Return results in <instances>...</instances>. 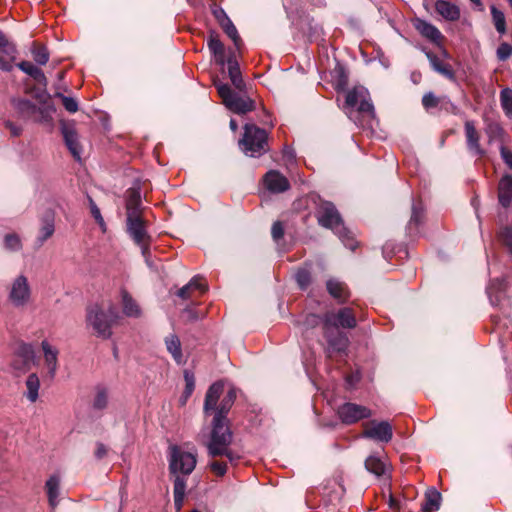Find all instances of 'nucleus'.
<instances>
[{
  "label": "nucleus",
  "instance_id": "obj_1",
  "mask_svg": "<svg viewBox=\"0 0 512 512\" xmlns=\"http://www.w3.org/2000/svg\"><path fill=\"white\" fill-rule=\"evenodd\" d=\"M232 440L233 433L229 421L213 417L210 438L206 444L208 454L211 457L225 456L231 463L236 462L239 456L230 449Z\"/></svg>",
  "mask_w": 512,
  "mask_h": 512
},
{
  "label": "nucleus",
  "instance_id": "obj_2",
  "mask_svg": "<svg viewBox=\"0 0 512 512\" xmlns=\"http://www.w3.org/2000/svg\"><path fill=\"white\" fill-rule=\"evenodd\" d=\"M316 215L319 224L331 229L347 248L354 250L357 247L352 233L344 226L342 218L332 202L321 200Z\"/></svg>",
  "mask_w": 512,
  "mask_h": 512
},
{
  "label": "nucleus",
  "instance_id": "obj_3",
  "mask_svg": "<svg viewBox=\"0 0 512 512\" xmlns=\"http://www.w3.org/2000/svg\"><path fill=\"white\" fill-rule=\"evenodd\" d=\"M343 109L349 117L352 113L357 112L362 118L366 119L367 122L365 124H360L363 128L365 126L373 128L374 125L378 124L374 115V107L370 102L369 92L363 86H356L352 90L347 91Z\"/></svg>",
  "mask_w": 512,
  "mask_h": 512
},
{
  "label": "nucleus",
  "instance_id": "obj_4",
  "mask_svg": "<svg viewBox=\"0 0 512 512\" xmlns=\"http://www.w3.org/2000/svg\"><path fill=\"white\" fill-rule=\"evenodd\" d=\"M222 392L223 384L221 382H215L208 388L204 401V412L208 414L210 411H215L214 417L228 420L227 414L236 399V391L233 388L230 389L217 407Z\"/></svg>",
  "mask_w": 512,
  "mask_h": 512
},
{
  "label": "nucleus",
  "instance_id": "obj_5",
  "mask_svg": "<svg viewBox=\"0 0 512 512\" xmlns=\"http://www.w3.org/2000/svg\"><path fill=\"white\" fill-rule=\"evenodd\" d=\"M127 232L132 240L141 248L142 256L148 266H151L150 262V249L149 241L150 236L146 229V223L141 214L137 215L134 212L130 213L126 218Z\"/></svg>",
  "mask_w": 512,
  "mask_h": 512
},
{
  "label": "nucleus",
  "instance_id": "obj_6",
  "mask_svg": "<svg viewBox=\"0 0 512 512\" xmlns=\"http://www.w3.org/2000/svg\"><path fill=\"white\" fill-rule=\"evenodd\" d=\"M197 463L196 455L173 445L169 448V470L174 475H190Z\"/></svg>",
  "mask_w": 512,
  "mask_h": 512
},
{
  "label": "nucleus",
  "instance_id": "obj_7",
  "mask_svg": "<svg viewBox=\"0 0 512 512\" xmlns=\"http://www.w3.org/2000/svg\"><path fill=\"white\" fill-rule=\"evenodd\" d=\"M239 140L240 149L250 157H257L268 150L267 130H244Z\"/></svg>",
  "mask_w": 512,
  "mask_h": 512
},
{
  "label": "nucleus",
  "instance_id": "obj_8",
  "mask_svg": "<svg viewBox=\"0 0 512 512\" xmlns=\"http://www.w3.org/2000/svg\"><path fill=\"white\" fill-rule=\"evenodd\" d=\"M223 104L231 111L244 114L253 109L254 102L248 97L235 93L228 84L215 83Z\"/></svg>",
  "mask_w": 512,
  "mask_h": 512
},
{
  "label": "nucleus",
  "instance_id": "obj_9",
  "mask_svg": "<svg viewBox=\"0 0 512 512\" xmlns=\"http://www.w3.org/2000/svg\"><path fill=\"white\" fill-rule=\"evenodd\" d=\"M86 322L97 337L109 339L112 336V319L98 305L87 308Z\"/></svg>",
  "mask_w": 512,
  "mask_h": 512
},
{
  "label": "nucleus",
  "instance_id": "obj_10",
  "mask_svg": "<svg viewBox=\"0 0 512 512\" xmlns=\"http://www.w3.org/2000/svg\"><path fill=\"white\" fill-rule=\"evenodd\" d=\"M32 299V289L28 278L18 275L11 283L8 300L13 307L23 309L29 305Z\"/></svg>",
  "mask_w": 512,
  "mask_h": 512
},
{
  "label": "nucleus",
  "instance_id": "obj_11",
  "mask_svg": "<svg viewBox=\"0 0 512 512\" xmlns=\"http://www.w3.org/2000/svg\"><path fill=\"white\" fill-rule=\"evenodd\" d=\"M323 327H332L338 330L339 327L352 329L356 327L357 320L353 310L349 307L337 311H328L323 317Z\"/></svg>",
  "mask_w": 512,
  "mask_h": 512
},
{
  "label": "nucleus",
  "instance_id": "obj_12",
  "mask_svg": "<svg viewBox=\"0 0 512 512\" xmlns=\"http://www.w3.org/2000/svg\"><path fill=\"white\" fill-rule=\"evenodd\" d=\"M337 415L343 424L351 425L371 417L372 412L363 405L347 402L338 407Z\"/></svg>",
  "mask_w": 512,
  "mask_h": 512
},
{
  "label": "nucleus",
  "instance_id": "obj_13",
  "mask_svg": "<svg viewBox=\"0 0 512 512\" xmlns=\"http://www.w3.org/2000/svg\"><path fill=\"white\" fill-rule=\"evenodd\" d=\"M34 359L35 353L33 346L31 344L21 343L14 353L12 367L18 373H25L33 366Z\"/></svg>",
  "mask_w": 512,
  "mask_h": 512
},
{
  "label": "nucleus",
  "instance_id": "obj_14",
  "mask_svg": "<svg viewBox=\"0 0 512 512\" xmlns=\"http://www.w3.org/2000/svg\"><path fill=\"white\" fill-rule=\"evenodd\" d=\"M363 437L388 443L392 440V426L387 421H371L363 432Z\"/></svg>",
  "mask_w": 512,
  "mask_h": 512
},
{
  "label": "nucleus",
  "instance_id": "obj_15",
  "mask_svg": "<svg viewBox=\"0 0 512 512\" xmlns=\"http://www.w3.org/2000/svg\"><path fill=\"white\" fill-rule=\"evenodd\" d=\"M0 69L5 72H10L13 69V62L16 60L17 48L8 37L0 30Z\"/></svg>",
  "mask_w": 512,
  "mask_h": 512
},
{
  "label": "nucleus",
  "instance_id": "obj_16",
  "mask_svg": "<svg viewBox=\"0 0 512 512\" xmlns=\"http://www.w3.org/2000/svg\"><path fill=\"white\" fill-rule=\"evenodd\" d=\"M265 187L272 193H282L290 188L288 179L279 171L270 170L263 178Z\"/></svg>",
  "mask_w": 512,
  "mask_h": 512
},
{
  "label": "nucleus",
  "instance_id": "obj_17",
  "mask_svg": "<svg viewBox=\"0 0 512 512\" xmlns=\"http://www.w3.org/2000/svg\"><path fill=\"white\" fill-rule=\"evenodd\" d=\"M120 304L122 313L128 318H140L142 315V309L138 302L132 297V295L125 289L120 290Z\"/></svg>",
  "mask_w": 512,
  "mask_h": 512
},
{
  "label": "nucleus",
  "instance_id": "obj_18",
  "mask_svg": "<svg viewBox=\"0 0 512 512\" xmlns=\"http://www.w3.org/2000/svg\"><path fill=\"white\" fill-rule=\"evenodd\" d=\"M323 329L324 335L332 350L344 352L347 349L349 340L345 333L332 327H323Z\"/></svg>",
  "mask_w": 512,
  "mask_h": 512
},
{
  "label": "nucleus",
  "instance_id": "obj_19",
  "mask_svg": "<svg viewBox=\"0 0 512 512\" xmlns=\"http://www.w3.org/2000/svg\"><path fill=\"white\" fill-rule=\"evenodd\" d=\"M65 144L76 161H81L84 145L77 130H61Z\"/></svg>",
  "mask_w": 512,
  "mask_h": 512
},
{
  "label": "nucleus",
  "instance_id": "obj_20",
  "mask_svg": "<svg viewBox=\"0 0 512 512\" xmlns=\"http://www.w3.org/2000/svg\"><path fill=\"white\" fill-rule=\"evenodd\" d=\"M436 12L447 21H457L460 18V8L449 1L437 0L435 2Z\"/></svg>",
  "mask_w": 512,
  "mask_h": 512
},
{
  "label": "nucleus",
  "instance_id": "obj_21",
  "mask_svg": "<svg viewBox=\"0 0 512 512\" xmlns=\"http://www.w3.org/2000/svg\"><path fill=\"white\" fill-rule=\"evenodd\" d=\"M414 27L423 37L433 43H438L443 37L442 33L436 26L425 20L419 18L415 19Z\"/></svg>",
  "mask_w": 512,
  "mask_h": 512
},
{
  "label": "nucleus",
  "instance_id": "obj_22",
  "mask_svg": "<svg viewBox=\"0 0 512 512\" xmlns=\"http://www.w3.org/2000/svg\"><path fill=\"white\" fill-rule=\"evenodd\" d=\"M498 199L503 207H509L512 204V176L505 174L499 181Z\"/></svg>",
  "mask_w": 512,
  "mask_h": 512
},
{
  "label": "nucleus",
  "instance_id": "obj_23",
  "mask_svg": "<svg viewBox=\"0 0 512 512\" xmlns=\"http://www.w3.org/2000/svg\"><path fill=\"white\" fill-rule=\"evenodd\" d=\"M207 290L206 283L200 276H194L186 285L179 289L177 295L182 299H190L194 292L203 294Z\"/></svg>",
  "mask_w": 512,
  "mask_h": 512
},
{
  "label": "nucleus",
  "instance_id": "obj_24",
  "mask_svg": "<svg viewBox=\"0 0 512 512\" xmlns=\"http://www.w3.org/2000/svg\"><path fill=\"white\" fill-rule=\"evenodd\" d=\"M41 346L44 352V360L48 374L51 378H54L58 367V350L52 347L47 341H42Z\"/></svg>",
  "mask_w": 512,
  "mask_h": 512
},
{
  "label": "nucleus",
  "instance_id": "obj_25",
  "mask_svg": "<svg viewBox=\"0 0 512 512\" xmlns=\"http://www.w3.org/2000/svg\"><path fill=\"white\" fill-rule=\"evenodd\" d=\"M141 190L139 187H131L127 190L126 197V215L134 212L135 214H141Z\"/></svg>",
  "mask_w": 512,
  "mask_h": 512
},
{
  "label": "nucleus",
  "instance_id": "obj_26",
  "mask_svg": "<svg viewBox=\"0 0 512 512\" xmlns=\"http://www.w3.org/2000/svg\"><path fill=\"white\" fill-rule=\"evenodd\" d=\"M326 287L329 294L340 303L347 301L350 296L345 283L338 279H329L326 282Z\"/></svg>",
  "mask_w": 512,
  "mask_h": 512
},
{
  "label": "nucleus",
  "instance_id": "obj_27",
  "mask_svg": "<svg viewBox=\"0 0 512 512\" xmlns=\"http://www.w3.org/2000/svg\"><path fill=\"white\" fill-rule=\"evenodd\" d=\"M45 490L48 496L49 505L54 509L59 503L60 477L58 475L50 476L45 483Z\"/></svg>",
  "mask_w": 512,
  "mask_h": 512
},
{
  "label": "nucleus",
  "instance_id": "obj_28",
  "mask_svg": "<svg viewBox=\"0 0 512 512\" xmlns=\"http://www.w3.org/2000/svg\"><path fill=\"white\" fill-rule=\"evenodd\" d=\"M220 14H221L222 18H220V15H217V14H216V17L218 18L222 29L227 34V36L233 41L236 48L239 49L240 45L242 44V40L238 34V31H237L235 25L227 17V15L224 13V11H221Z\"/></svg>",
  "mask_w": 512,
  "mask_h": 512
},
{
  "label": "nucleus",
  "instance_id": "obj_29",
  "mask_svg": "<svg viewBox=\"0 0 512 512\" xmlns=\"http://www.w3.org/2000/svg\"><path fill=\"white\" fill-rule=\"evenodd\" d=\"M427 57L429 59L430 65L436 72L450 80L455 78L454 70L450 64L444 62L442 59H440L437 55L433 53H427Z\"/></svg>",
  "mask_w": 512,
  "mask_h": 512
},
{
  "label": "nucleus",
  "instance_id": "obj_30",
  "mask_svg": "<svg viewBox=\"0 0 512 512\" xmlns=\"http://www.w3.org/2000/svg\"><path fill=\"white\" fill-rule=\"evenodd\" d=\"M17 67L21 71H23L24 73H26L27 75L32 77L37 83H39L43 86L47 85V78H46L45 74L43 73V71L40 68H38L37 66H35L34 64H32L31 62L22 61L17 64Z\"/></svg>",
  "mask_w": 512,
  "mask_h": 512
},
{
  "label": "nucleus",
  "instance_id": "obj_31",
  "mask_svg": "<svg viewBox=\"0 0 512 512\" xmlns=\"http://www.w3.org/2000/svg\"><path fill=\"white\" fill-rule=\"evenodd\" d=\"M228 65V73L232 84L237 88L241 89L244 85L243 79L241 76L239 64L235 59L234 52H230L229 57L227 58Z\"/></svg>",
  "mask_w": 512,
  "mask_h": 512
},
{
  "label": "nucleus",
  "instance_id": "obj_32",
  "mask_svg": "<svg viewBox=\"0 0 512 512\" xmlns=\"http://www.w3.org/2000/svg\"><path fill=\"white\" fill-rule=\"evenodd\" d=\"M55 232L54 218L51 215H47L39 229V233L36 239V245L41 247L46 240H48Z\"/></svg>",
  "mask_w": 512,
  "mask_h": 512
},
{
  "label": "nucleus",
  "instance_id": "obj_33",
  "mask_svg": "<svg viewBox=\"0 0 512 512\" xmlns=\"http://www.w3.org/2000/svg\"><path fill=\"white\" fill-rule=\"evenodd\" d=\"M165 345L177 364H183L184 358L181 349V342L178 336L170 334L165 338Z\"/></svg>",
  "mask_w": 512,
  "mask_h": 512
},
{
  "label": "nucleus",
  "instance_id": "obj_34",
  "mask_svg": "<svg viewBox=\"0 0 512 512\" xmlns=\"http://www.w3.org/2000/svg\"><path fill=\"white\" fill-rule=\"evenodd\" d=\"M505 287V279H495L491 281L486 291L492 305L496 306L500 303L501 295L504 292Z\"/></svg>",
  "mask_w": 512,
  "mask_h": 512
},
{
  "label": "nucleus",
  "instance_id": "obj_35",
  "mask_svg": "<svg viewBox=\"0 0 512 512\" xmlns=\"http://www.w3.org/2000/svg\"><path fill=\"white\" fill-rule=\"evenodd\" d=\"M441 494L434 488L427 490L421 505L423 512H434L440 508Z\"/></svg>",
  "mask_w": 512,
  "mask_h": 512
},
{
  "label": "nucleus",
  "instance_id": "obj_36",
  "mask_svg": "<svg viewBox=\"0 0 512 512\" xmlns=\"http://www.w3.org/2000/svg\"><path fill=\"white\" fill-rule=\"evenodd\" d=\"M186 491V479L180 475H176L174 479V504L177 510L183 506Z\"/></svg>",
  "mask_w": 512,
  "mask_h": 512
},
{
  "label": "nucleus",
  "instance_id": "obj_37",
  "mask_svg": "<svg viewBox=\"0 0 512 512\" xmlns=\"http://www.w3.org/2000/svg\"><path fill=\"white\" fill-rule=\"evenodd\" d=\"M467 131V145L471 154L481 157L485 154V150L479 144L481 135L480 130H466Z\"/></svg>",
  "mask_w": 512,
  "mask_h": 512
},
{
  "label": "nucleus",
  "instance_id": "obj_38",
  "mask_svg": "<svg viewBox=\"0 0 512 512\" xmlns=\"http://www.w3.org/2000/svg\"><path fill=\"white\" fill-rule=\"evenodd\" d=\"M365 468L370 473L380 477L386 472V463L376 455H370L365 461Z\"/></svg>",
  "mask_w": 512,
  "mask_h": 512
},
{
  "label": "nucleus",
  "instance_id": "obj_39",
  "mask_svg": "<svg viewBox=\"0 0 512 512\" xmlns=\"http://www.w3.org/2000/svg\"><path fill=\"white\" fill-rule=\"evenodd\" d=\"M423 205L421 203V201H413V204H412V215H411V218H410V221L408 223V230L410 232V234L413 233V230H417V227L419 226V224L421 223L422 221V218H423Z\"/></svg>",
  "mask_w": 512,
  "mask_h": 512
},
{
  "label": "nucleus",
  "instance_id": "obj_40",
  "mask_svg": "<svg viewBox=\"0 0 512 512\" xmlns=\"http://www.w3.org/2000/svg\"><path fill=\"white\" fill-rule=\"evenodd\" d=\"M109 392L104 386H97L93 399V409L103 410L108 406Z\"/></svg>",
  "mask_w": 512,
  "mask_h": 512
},
{
  "label": "nucleus",
  "instance_id": "obj_41",
  "mask_svg": "<svg viewBox=\"0 0 512 512\" xmlns=\"http://www.w3.org/2000/svg\"><path fill=\"white\" fill-rule=\"evenodd\" d=\"M27 387V398L30 402H35L38 399V391L40 387V381L37 374L32 373L26 380Z\"/></svg>",
  "mask_w": 512,
  "mask_h": 512
},
{
  "label": "nucleus",
  "instance_id": "obj_42",
  "mask_svg": "<svg viewBox=\"0 0 512 512\" xmlns=\"http://www.w3.org/2000/svg\"><path fill=\"white\" fill-rule=\"evenodd\" d=\"M491 15L495 29L498 33L504 34L506 32V20L504 13L499 10L496 6H491Z\"/></svg>",
  "mask_w": 512,
  "mask_h": 512
},
{
  "label": "nucleus",
  "instance_id": "obj_43",
  "mask_svg": "<svg viewBox=\"0 0 512 512\" xmlns=\"http://www.w3.org/2000/svg\"><path fill=\"white\" fill-rule=\"evenodd\" d=\"M184 380H185V389H184L183 395L181 397L183 404L187 401V399L194 392V389H195L194 374L189 370H185L184 371Z\"/></svg>",
  "mask_w": 512,
  "mask_h": 512
},
{
  "label": "nucleus",
  "instance_id": "obj_44",
  "mask_svg": "<svg viewBox=\"0 0 512 512\" xmlns=\"http://www.w3.org/2000/svg\"><path fill=\"white\" fill-rule=\"evenodd\" d=\"M500 102L505 114L512 118V89L504 88L500 92Z\"/></svg>",
  "mask_w": 512,
  "mask_h": 512
},
{
  "label": "nucleus",
  "instance_id": "obj_45",
  "mask_svg": "<svg viewBox=\"0 0 512 512\" xmlns=\"http://www.w3.org/2000/svg\"><path fill=\"white\" fill-rule=\"evenodd\" d=\"M4 247L9 251H20L22 249V242L19 235L16 233L6 234L4 236Z\"/></svg>",
  "mask_w": 512,
  "mask_h": 512
},
{
  "label": "nucleus",
  "instance_id": "obj_46",
  "mask_svg": "<svg viewBox=\"0 0 512 512\" xmlns=\"http://www.w3.org/2000/svg\"><path fill=\"white\" fill-rule=\"evenodd\" d=\"M33 59L38 65H45L49 61V52L43 45H34L31 50Z\"/></svg>",
  "mask_w": 512,
  "mask_h": 512
},
{
  "label": "nucleus",
  "instance_id": "obj_47",
  "mask_svg": "<svg viewBox=\"0 0 512 512\" xmlns=\"http://www.w3.org/2000/svg\"><path fill=\"white\" fill-rule=\"evenodd\" d=\"M441 96H436L432 92L424 94L422 97V105L427 111L438 110Z\"/></svg>",
  "mask_w": 512,
  "mask_h": 512
},
{
  "label": "nucleus",
  "instance_id": "obj_48",
  "mask_svg": "<svg viewBox=\"0 0 512 512\" xmlns=\"http://www.w3.org/2000/svg\"><path fill=\"white\" fill-rule=\"evenodd\" d=\"M208 48L214 55L221 54L225 51L223 43L220 41L219 36L216 33H210L208 37Z\"/></svg>",
  "mask_w": 512,
  "mask_h": 512
},
{
  "label": "nucleus",
  "instance_id": "obj_49",
  "mask_svg": "<svg viewBox=\"0 0 512 512\" xmlns=\"http://www.w3.org/2000/svg\"><path fill=\"white\" fill-rule=\"evenodd\" d=\"M16 109L24 114H33L36 111V105L28 99L14 100Z\"/></svg>",
  "mask_w": 512,
  "mask_h": 512
},
{
  "label": "nucleus",
  "instance_id": "obj_50",
  "mask_svg": "<svg viewBox=\"0 0 512 512\" xmlns=\"http://www.w3.org/2000/svg\"><path fill=\"white\" fill-rule=\"evenodd\" d=\"M55 97L61 100L62 105L68 112L75 113L78 110V102L76 99L65 96L62 93H56Z\"/></svg>",
  "mask_w": 512,
  "mask_h": 512
},
{
  "label": "nucleus",
  "instance_id": "obj_51",
  "mask_svg": "<svg viewBox=\"0 0 512 512\" xmlns=\"http://www.w3.org/2000/svg\"><path fill=\"white\" fill-rule=\"evenodd\" d=\"M438 110L451 114H457L458 112L457 106L445 95L441 96Z\"/></svg>",
  "mask_w": 512,
  "mask_h": 512
},
{
  "label": "nucleus",
  "instance_id": "obj_52",
  "mask_svg": "<svg viewBox=\"0 0 512 512\" xmlns=\"http://www.w3.org/2000/svg\"><path fill=\"white\" fill-rule=\"evenodd\" d=\"M88 199H89L91 215L93 216L95 221L99 224V226L102 228V230L105 231L106 225H105V221L101 215L100 209L98 208V206L95 204V202L93 201V199L91 197H89Z\"/></svg>",
  "mask_w": 512,
  "mask_h": 512
},
{
  "label": "nucleus",
  "instance_id": "obj_53",
  "mask_svg": "<svg viewBox=\"0 0 512 512\" xmlns=\"http://www.w3.org/2000/svg\"><path fill=\"white\" fill-rule=\"evenodd\" d=\"M296 281L301 289H306L310 283V273L307 269H299L295 275Z\"/></svg>",
  "mask_w": 512,
  "mask_h": 512
},
{
  "label": "nucleus",
  "instance_id": "obj_54",
  "mask_svg": "<svg viewBox=\"0 0 512 512\" xmlns=\"http://www.w3.org/2000/svg\"><path fill=\"white\" fill-rule=\"evenodd\" d=\"M500 238L509 253L512 255V227H505L500 233Z\"/></svg>",
  "mask_w": 512,
  "mask_h": 512
},
{
  "label": "nucleus",
  "instance_id": "obj_55",
  "mask_svg": "<svg viewBox=\"0 0 512 512\" xmlns=\"http://www.w3.org/2000/svg\"><path fill=\"white\" fill-rule=\"evenodd\" d=\"M283 161L286 166L293 164L296 161V154L292 147L285 146L282 152Z\"/></svg>",
  "mask_w": 512,
  "mask_h": 512
},
{
  "label": "nucleus",
  "instance_id": "obj_56",
  "mask_svg": "<svg viewBox=\"0 0 512 512\" xmlns=\"http://www.w3.org/2000/svg\"><path fill=\"white\" fill-rule=\"evenodd\" d=\"M512 54V47L508 43H502L497 48V57L500 60H506L508 59Z\"/></svg>",
  "mask_w": 512,
  "mask_h": 512
},
{
  "label": "nucleus",
  "instance_id": "obj_57",
  "mask_svg": "<svg viewBox=\"0 0 512 512\" xmlns=\"http://www.w3.org/2000/svg\"><path fill=\"white\" fill-rule=\"evenodd\" d=\"M272 238L274 241L278 242L284 235V228L280 221H276L272 225L271 229Z\"/></svg>",
  "mask_w": 512,
  "mask_h": 512
},
{
  "label": "nucleus",
  "instance_id": "obj_58",
  "mask_svg": "<svg viewBox=\"0 0 512 512\" xmlns=\"http://www.w3.org/2000/svg\"><path fill=\"white\" fill-rule=\"evenodd\" d=\"M210 468L217 476H223V475H225V473L227 471L226 463L220 462V461L211 462Z\"/></svg>",
  "mask_w": 512,
  "mask_h": 512
},
{
  "label": "nucleus",
  "instance_id": "obj_59",
  "mask_svg": "<svg viewBox=\"0 0 512 512\" xmlns=\"http://www.w3.org/2000/svg\"><path fill=\"white\" fill-rule=\"evenodd\" d=\"M500 155L503 162L507 165L509 169L512 170V151H510L505 146L500 147Z\"/></svg>",
  "mask_w": 512,
  "mask_h": 512
},
{
  "label": "nucleus",
  "instance_id": "obj_60",
  "mask_svg": "<svg viewBox=\"0 0 512 512\" xmlns=\"http://www.w3.org/2000/svg\"><path fill=\"white\" fill-rule=\"evenodd\" d=\"M348 85V77L345 74L343 70L340 71L337 82H336V88L337 90H345Z\"/></svg>",
  "mask_w": 512,
  "mask_h": 512
},
{
  "label": "nucleus",
  "instance_id": "obj_61",
  "mask_svg": "<svg viewBox=\"0 0 512 512\" xmlns=\"http://www.w3.org/2000/svg\"><path fill=\"white\" fill-rule=\"evenodd\" d=\"M108 453L107 447L103 443H97L96 444V450H95V457L97 459L104 458Z\"/></svg>",
  "mask_w": 512,
  "mask_h": 512
},
{
  "label": "nucleus",
  "instance_id": "obj_62",
  "mask_svg": "<svg viewBox=\"0 0 512 512\" xmlns=\"http://www.w3.org/2000/svg\"><path fill=\"white\" fill-rule=\"evenodd\" d=\"M320 322H321V319L319 316H317L315 314H309L306 317L305 325L307 327H314V326L318 325Z\"/></svg>",
  "mask_w": 512,
  "mask_h": 512
},
{
  "label": "nucleus",
  "instance_id": "obj_63",
  "mask_svg": "<svg viewBox=\"0 0 512 512\" xmlns=\"http://www.w3.org/2000/svg\"><path fill=\"white\" fill-rule=\"evenodd\" d=\"M214 58H215V62L217 65H219L220 67H224L225 64L227 63V59L225 57V51L222 52L221 54H216L214 55Z\"/></svg>",
  "mask_w": 512,
  "mask_h": 512
},
{
  "label": "nucleus",
  "instance_id": "obj_64",
  "mask_svg": "<svg viewBox=\"0 0 512 512\" xmlns=\"http://www.w3.org/2000/svg\"><path fill=\"white\" fill-rule=\"evenodd\" d=\"M347 382L349 385H354V383H356L358 380H359V375L356 374V375H351V376H348L346 378Z\"/></svg>",
  "mask_w": 512,
  "mask_h": 512
}]
</instances>
